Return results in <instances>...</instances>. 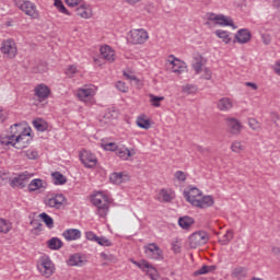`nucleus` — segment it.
Listing matches in <instances>:
<instances>
[{
	"label": "nucleus",
	"mask_w": 280,
	"mask_h": 280,
	"mask_svg": "<svg viewBox=\"0 0 280 280\" xmlns=\"http://www.w3.org/2000/svg\"><path fill=\"white\" fill-rule=\"evenodd\" d=\"M32 129H26L23 133L16 136L13 140L2 141V145H12L15 150H25L30 143H32V133L30 132Z\"/></svg>",
	"instance_id": "obj_1"
},
{
	"label": "nucleus",
	"mask_w": 280,
	"mask_h": 280,
	"mask_svg": "<svg viewBox=\"0 0 280 280\" xmlns=\"http://www.w3.org/2000/svg\"><path fill=\"white\" fill-rule=\"evenodd\" d=\"M131 264L142 270V272H144L147 277H150L151 280H159L161 277L156 267H153L152 264H149L145 259H141L140 261L131 260Z\"/></svg>",
	"instance_id": "obj_2"
},
{
	"label": "nucleus",
	"mask_w": 280,
	"mask_h": 280,
	"mask_svg": "<svg viewBox=\"0 0 280 280\" xmlns=\"http://www.w3.org/2000/svg\"><path fill=\"white\" fill-rule=\"evenodd\" d=\"M15 5L31 19H38L39 13L36 9V4L28 0H14Z\"/></svg>",
	"instance_id": "obj_3"
},
{
	"label": "nucleus",
	"mask_w": 280,
	"mask_h": 280,
	"mask_svg": "<svg viewBox=\"0 0 280 280\" xmlns=\"http://www.w3.org/2000/svg\"><path fill=\"white\" fill-rule=\"evenodd\" d=\"M32 174H30L27 171L23 172L21 174H18V176L9 179V185L13 189H25L27 187V183H30V178H32Z\"/></svg>",
	"instance_id": "obj_4"
},
{
	"label": "nucleus",
	"mask_w": 280,
	"mask_h": 280,
	"mask_svg": "<svg viewBox=\"0 0 280 280\" xmlns=\"http://www.w3.org/2000/svg\"><path fill=\"white\" fill-rule=\"evenodd\" d=\"M209 242V234L205 231H198L192 233L188 238L190 248H198L205 246Z\"/></svg>",
	"instance_id": "obj_5"
},
{
	"label": "nucleus",
	"mask_w": 280,
	"mask_h": 280,
	"mask_svg": "<svg viewBox=\"0 0 280 280\" xmlns=\"http://www.w3.org/2000/svg\"><path fill=\"white\" fill-rule=\"evenodd\" d=\"M144 253L148 255L149 259H154L155 261H163L165 259L163 249H161L156 243L145 245Z\"/></svg>",
	"instance_id": "obj_6"
},
{
	"label": "nucleus",
	"mask_w": 280,
	"mask_h": 280,
	"mask_svg": "<svg viewBox=\"0 0 280 280\" xmlns=\"http://www.w3.org/2000/svg\"><path fill=\"white\" fill-rule=\"evenodd\" d=\"M225 124L226 132L233 135V137L240 136L242 130H244V125L237 118H226Z\"/></svg>",
	"instance_id": "obj_7"
},
{
	"label": "nucleus",
	"mask_w": 280,
	"mask_h": 280,
	"mask_svg": "<svg viewBox=\"0 0 280 280\" xmlns=\"http://www.w3.org/2000/svg\"><path fill=\"white\" fill-rule=\"evenodd\" d=\"M80 161L84 167H88L89 170H92V167L97 165V158L91 151L83 150L80 153Z\"/></svg>",
	"instance_id": "obj_8"
},
{
	"label": "nucleus",
	"mask_w": 280,
	"mask_h": 280,
	"mask_svg": "<svg viewBox=\"0 0 280 280\" xmlns=\"http://www.w3.org/2000/svg\"><path fill=\"white\" fill-rule=\"evenodd\" d=\"M26 130H27V128H25V126H23V124L12 125L10 127L11 135L0 139L1 145H3V141H13V139L19 137V135H23L24 132H26Z\"/></svg>",
	"instance_id": "obj_9"
},
{
	"label": "nucleus",
	"mask_w": 280,
	"mask_h": 280,
	"mask_svg": "<svg viewBox=\"0 0 280 280\" xmlns=\"http://www.w3.org/2000/svg\"><path fill=\"white\" fill-rule=\"evenodd\" d=\"M65 195L62 194H56L52 195V197L45 200L46 207H50V209H62L65 207Z\"/></svg>",
	"instance_id": "obj_10"
},
{
	"label": "nucleus",
	"mask_w": 280,
	"mask_h": 280,
	"mask_svg": "<svg viewBox=\"0 0 280 280\" xmlns=\"http://www.w3.org/2000/svg\"><path fill=\"white\" fill-rule=\"evenodd\" d=\"M148 38V32L143 28L130 32V43H132V45H143Z\"/></svg>",
	"instance_id": "obj_11"
},
{
	"label": "nucleus",
	"mask_w": 280,
	"mask_h": 280,
	"mask_svg": "<svg viewBox=\"0 0 280 280\" xmlns=\"http://www.w3.org/2000/svg\"><path fill=\"white\" fill-rule=\"evenodd\" d=\"M250 38H253V34L248 28H241L236 32L233 43H240V45H246V43H250Z\"/></svg>",
	"instance_id": "obj_12"
},
{
	"label": "nucleus",
	"mask_w": 280,
	"mask_h": 280,
	"mask_svg": "<svg viewBox=\"0 0 280 280\" xmlns=\"http://www.w3.org/2000/svg\"><path fill=\"white\" fill-rule=\"evenodd\" d=\"M0 51L2 54H5L8 58H15L16 57V44H14V40H4L2 43V46L0 48Z\"/></svg>",
	"instance_id": "obj_13"
},
{
	"label": "nucleus",
	"mask_w": 280,
	"mask_h": 280,
	"mask_svg": "<svg viewBox=\"0 0 280 280\" xmlns=\"http://www.w3.org/2000/svg\"><path fill=\"white\" fill-rule=\"evenodd\" d=\"M35 95L38 97L39 102H45L51 95V90L46 84H38L35 89Z\"/></svg>",
	"instance_id": "obj_14"
},
{
	"label": "nucleus",
	"mask_w": 280,
	"mask_h": 280,
	"mask_svg": "<svg viewBox=\"0 0 280 280\" xmlns=\"http://www.w3.org/2000/svg\"><path fill=\"white\" fill-rule=\"evenodd\" d=\"M200 196H202V191H200V189L196 187L190 188L188 191L187 190L184 191V198H186L187 202H190L192 207H194V200H198Z\"/></svg>",
	"instance_id": "obj_15"
},
{
	"label": "nucleus",
	"mask_w": 280,
	"mask_h": 280,
	"mask_svg": "<svg viewBox=\"0 0 280 280\" xmlns=\"http://www.w3.org/2000/svg\"><path fill=\"white\" fill-rule=\"evenodd\" d=\"M194 207H198L199 209H209V207H213V197L203 196L201 199L194 200Z\"/></svg>",
	"instance_id": "obj_16"
},
{
	"label": "nucleus",
	"mask_w": 280,
	"mask_h": 280,
	"mask_svg": "<svg viewBox=\"0 0 280 280\" xmlns=\"http://www.w3.org/2000/svg\"><path fill=\"white\" fill-rule=\"evenodd\" d=\"M101 60H107V62H115V51L110 49V46L101 47Z\"/></svg>",
	"instance_id": "obj_17"
},
{
	"label": "nucleus",
	"mask_w": 280,
	"mask_h": 280,
	"mask_svg": "<svg viewBox=\"0 0 280 280\" xmlns=\"http://www.w3.org/2000/svg\"><path fill=\"white\" fill-rule=\"evenodd\" d=\"M62 235L67 242H73L82 237V232L78 229H68L62 233Z\"/></svg>",
	"instance_id": "obj_18"
},
{
	"label": "nucleus",
	"mask_w": 280,
	"mask_h": 280,
	"mask_svg": "<svg viewBox=\"0 0 280 280\" xmlns=\"http://www.w3.org/2000/svg\"><path fill=\"white\" fill-rule=\"evenodd\" d=\"M39 270L44 277H51L54 275V264L49 259L43 260L39 265Z\"/></svg>",
	"instance_id": "obj_19"
},
{
	"label": "nucleus",
	"mask_w": 280,
	"mask_h": 280,
	"mask_svg": "<svg viewBox=\"0 0 280 280\" xmlns=\"http://www.w3.org/2000/svg\"><path fill=\"white\" fill-rule=\"evenodd\" d=\"M217 108L222 112L231 110V108H233V101L229 97L220 98Z\"/></svg>",
	"instance_id": "obj_20"
},
{
	"label": "nucleus",
	"mask_w": 280,
	"mask_h": 280,
	"mask_svg": "<svg viewBox=\"0 0 280 280\" xmlns=\"http://www.w3.org/2000/svg\"><path fill=\"white\" fill-rule=\"evenodd\" d=\"M196 221L194 218L189 215H184L178 219V224L180 229H184L185 231H189L191 229V224H194Z\"/></svg>",
	"instance_id": "obj_21"
},
{
	"label": "nucleus",
	"mask_w": 280,
	"mask_h": 280,
	"mask_svg": "<svg viewBox=\"0 0 280 280\" xmlns=\"http://www.w3.org/2000/svg\"><path fill=\"white\" fill-rule=\"evenodd\" d=\"M217 25L225 26V27H233L235 30V23H233V19L228 18L223 14H219V18L217 19Z\"/></svg>",
	"instance_id": "obj_22"
},
{
	"label": "nucleus",
	"mask_w": 280,
	"mask_h": 280,
	"mask_svg": "<svg viewBox=\"0 0 280 280\" xmlns=\"http://www.w3.org/2000/svg\"><path fill=\"white\" fill-rule=\"evenodd\" d=\"M33 126L38 132H45V130L49 128V125L43 118H36L33 120Z\"/></svg>",
	"instance_id": "obj_23"
},
{
	"label": "nucleus",
	"mask_w": 280,
	"mask_h": 280,
	"mask_svg": "<svg viewBox=\"0 0 280 280\" xmlns=\"http://www.w3.org/2000/svg\"><path fill=\"white\" fill-rule=\"evenodd\" d=\"M48 248L50 250H60V248L63 246V243L58 237H52L47 242Z\"/></svg>",
	"instance_id": "obj_24"
},
{
	"label": "nucleus",
	"mask_w": 280,
	"mask_h": 280,
	"mask_svg": "<svg viewBox=\"0 0 280 280\" xmlns=\"http://www.w3.org/2000/svg\"><path fill=\"white\" fill-rule=\"evenodd\" d=\"M51 177H52V183L55 185H66L67 183V177L62 175V173L60 172L51 173Z\"/></svg>",
	"instance_id": "obj_25"
},
{
	"label": "nucleus",
	"mask_w": 280,
	"mask_h": 280,
	"mask_svg": "<svg viewBox=\"0 0 280 280\" xmlns=\"http://www.w3.org/2000/svg\"><path fill=\"white\" fill-rule=\"evenodd\" d=\"M43 188V179L40 178H35L33 180H31V183L28 184V191L30 194L34 192V191H38V189Z\"/></svg>",
	"instance_id": "obj_26"
},
{
	"label": "nucleus",
	"mask_w": 280,
	"mask_h": 280,
	"mask_svg": "<svg viewBox=\"0 0 280 280\" xmlns=\"http://www.w3.org/2000/svg\"><path fill=\"white\" fill-rule=\"evenodd\" d=\"M84 264V260H82V255L80 254H73L68 259V266H82Z\"/></svg>",
	"instance_id": "obj_27"
},
{
	"label": "nucleus",
	"mask_w": 280,
	"mask_h": 280,
	"mask_svg": "<svg viewBox=\"0 0 280 280\" xmlns=\"http://www.w3.org/2000/svg\"><path fill=\"white\" fill-rule=\"evenodd\" d=\"M79 100L84 102V100H89V97H93V90L92 89H80L77 93Z\"/></svg>",
	"instance_id": "obj_28"
},
{
	"label": "nucleus",
	"mask_w": 280,
	"mask_h": 280,
	"mask_svg": "<svg viewBox=\"0 0 280 280\" xmlns=\"http://www.w3.org/2000/svg\"><path fill=\"white\" fill-rule=\"evenodd\" d=\"M246 275H248V269H246V267H238L232 271V277H234V279H244Z\"/></svg>",
	"instance_id": "obj_29"
},
{
	"label": "nucleus",
	"mask_w": 280,
	"mask_h": 280,
	"mask_svg": "<svg viewBox=\"0 0 280 280\" xmlns=\"http://www.w3.org/2000/svg\"><path fill=\"white\" fill-rule=\"evenodd\" d=\"M158 200H162V202H170L171 200H174V196L167 189L163 188L159 192Z\"/></svg>",
	"instance_id": "obj_30"
},
{
	"label": "nucleus",
	"mask_w": 280,
	"mask_h": 280,
	"mask_svg": "<svg viewBox=\"0 0 280 280\" xmlns=\"http://www.w3.org/2000/svg\"><path fill=\"white\" fill-rule=\"evenodd\" d=\"M88 10H89V5L81 4L80 8H77V15L81 16V19H90L91 13Z\"/></svg>",
	"instance_id": "obj_31"
},
{
	"label": "nucleus",
	"mask_w": 280,
	"mask_h": 280,
	"mask_svg": "<svg viewBox=\"0 0 280 280\" xmlns=\"http://www.w3.org/2000/svg\"><path fill=\"white\" fill-rule=\"evenodd\" d=\"M116 155L119 156V159H122V161H128V159L132 156V153L128 148H120L116 151Z\"/></svg>",
	"instance_id": "obj_32"
},
{
	"label": "nucleus",
	"mask_w": 280,
	"mask_h": 280,
	"mask_svg": "<svg viewBox=\"0 0 280 280\" xmlns=\"http://www.w3.org/2000/svg\"><path fill=\"white\" fill-rule=\"evenodd\" d=\"M215 36H218V38L223 39V43H225V45H229V43H231V36L229 35V32L226 31H222V30H217L214 32Z\"/></svg>",
	"instance_id": "obj_33"
},
{
	"label": "nucleus",
	"mask_w": 280,
	"mask_h": 280,
	"mask_svg": "<svg viewBox=\"0 0 280 280\" xmlns=\"http://www.w3.org/2000/svg\"><path fill=\"white\" fill-rule=\"evenodd\" d=\"M55 8L61 13L66 14L67 16H71V12L65 7V3H62V0H55L54 2Z\"/></svg>",
	"instance_id": "obj_34"
},
{
	"label": "nucleus",
	"mask_w": 280,
	"mask_h": 280,
	"mask_svg": "<svg viewBox=\"0 0 280 280\" xmlns=\"http://www.w3.org/2000/svg\"><path fill=\"white\" fill-rule=\"evenodd\" d=\"M40 220L46 224L48 229H54V218L49 217L47 212L39 214Z\"/></svg>",
	"instance_id": "obj_35"
},
{
	"label": "nucleus",
	"mask_w": 280,
	"mask_h": 280,
	"mask_svg": "<svg viewBox=\"0 0 280 280\" xmlns=\"http://www.w3.org/2000/svg\"><path fill=\"white\" fill-rule=\"evenodd\" d=\"M137 126L139 128H142L143 130H150V127H151L150 119H145L139 116L137 119Z\"/></svg>",
	"instance_id": "obj_36"
},
{
	"label": "nucleus",
	"mask_w": 280,
	"mask_h": 280,
	"mask_svg": "<svg viewBox=\"0 0 280 280\" xmlns=\"http://www.w3.org/2000/svg\"><path fill=\"white\" fill-rule=\"evenodd\" d=\"M110 183H114V185H120V183L124 182V174L121 173H113L109 176Z\"/></svg>",
	"instance_id": "obj_37"
},
{
	"label": "nucleus",
	"mask_w": 280,
	"mask_h": 280,
	"mask_svg": "<svg viewBox=\"0 0 280 280\" xmlns=\"http://www.w3.org/2000/svg\"><path fill=\"white\" fill-rule=\"evenodd\" d=\"M96 213L100 218H106L108 215V203H103L96 209Z\"/></svg>",
	"instance_id": "obj_38"
},
{
	"label": "nucleus",
	"mask_w": 280,
	"mask_h": 280,
	"mask_svg": "<svg viewBox=\"0 0 280 280\" xmlns=\"http://www.w3.org/2000/svg\"><path fill=\"white\" fill-rule=\"evenodd\" d=\"M231 240H233V232L232 231H228L222 238L219 240V242L221 243L222 246H226V244H229L231 242Z\"/></svg>",
	"instance_id": "obj_39"
},
{
	"label": "nucleus",
	"mask_w": 280,
	"mask_h": 280,
	"mask_svg": "<svg viewBox=\"0 0 280 280\" xmlns=\"http://www.w3.org/2000/svg\"><path fill=\"white\" fill-rule=\"evenodd\" d=\"M10 223H8V220L5 219H0V233H10L11 231Z\"/></svg>",
	"instance_id": "obj_40"
},
{
	"label": "nucleus",
	"mask_w": 280,
	"mask_h": 280,
	"mask_svg": "<svg viewBox=\"0 0 280 280\" xmlns=\"http://www.w3.org/2000/svg\"><path fill=\"white\" fill-rule=\"evenodd\" d=\"M96 244H98L100 246H113V242H110V240H108L106 236H98L96 238Z\"/></svg>",
	"instance_id": "obj_41"
},
{
	"label": "nucleus",
	"mask_w": 280,
	"mask_h": 280,
	"mask_svg": "<svg viewBox=\"0 0 280 280\" xmlns=\"http://www.w3.org/2000/svg\"><path fill=\"white\" fill-rule=\"evenodd\" d=\"M150 97H151V104L152 106H155V108H159V106H161V102L165 100V97L163 96H155L153 94H150Z\"/></svg>",
	"instance_id": "obj_42"
},
{
	"label": "nucleus",
	"mask_w": 280,
	"mask_h": 280,
	"mask_svg": "<svg viewBox=\"0 0 280 280\" xmlns=\"http://www.w3.org/2000/svg\"><path fill=\"white\" fill-rule=\"evenodd\" d=\"M209 273V266L203 265L200 269L194 271V277H200V275H208Z\"/></svg>",
	"instance_id": "obj_43"
},
{
	"label": "nucleus",
	"mask_w": 280,
	"mask_h": 280,
	"mask_svg": "<svg viewBox=\"0 0 280 280\" xmlns=\"http://www.w3.org/2000/svg\"><path fill=\"white\" fill-rule=\"evenodd\" d=\"M231 150L232 152H236L238 154V152H242V150H244V147L242 145V142L234 141L231 145Z\"/></svg>",
	"instance_id": "obj_44"
},
{
	"label": "nucleus",
	"mask_w": 280,
	"mask_h": 280,
	"mask_svg": "<svg viewBox=\"0 0 280 280\" xmlns=\"http://www.w3.org/2000/svg\"><path fill=\"white\" fill-rule=\"evenodd\" d=\"M183 93H186V95H191L194 93H196V88L191 84H187L185 86H183Z\"/></svg>",
	"instance_id": "obj_45"
},
{
	"label": "nucleus",
	"mask_w": 280,
	"mask_h": 280,
	"mask_svg": "<svg viewBox=\"0 0 280 280\" xmlns=\"http://www.w3.org/2000/svg\"><path fill=\"white\" fill-rule=\"evenodd\" d=\"M103 148H104V150H107L109 152H117V150H118L117 143H115V142L106 143L103 145Z\"/></svg>",
	"instance_id": "obj_46"
},
{
	"label": "nucleus",
	"mask_w": 280,
	"mask_h": 280,
	"mask_svg": "<svg viewBox=\"0 0 280 280\" xmlns=\"http://www.w3.org/2000/svg\"><path fill=\"white\" fill-rule=\"evenodd\" d=\"M116 89H118L121 93H128V86H126V82L117 81Z\"/></svg>",
	"instance_id": "obj_47"
},
{
	"label": "nucleus",
	"mask_w": 280,
	"mask_h": 280,
	"mask_svg": "<svg viewBox=\"0 0 280 280\" xmlns=\"http://www.w3.org/2000/svg\"><path fill=\"white\" fill-rule=\"evenodd\" d=\"M26 156L31 161H36V159H38V151L28 150V151H26Z\"/></svg>",
	"instance_id": "obj_48"
},
{
	"label": "nucleus",
	"mask_w": 280,
	"mask_h": 280,
	"mask_svg": "<svg viewBox=\"0 0 280 280\" xmlns=\"http://www.w3.org/2000/svg\"><path fill=\"white\" fill-rule=\"evenodd\" d=\"M175 178H177V180H182L183 183H185V180H187V176L185 175V172H183V171L175 172Z\"/></svg>",
	"instance_id": "obj_49"
},
{
	"label": "nucleus",
	"mask_w": 280,
	"mask_h": 280,
	"mask_svg": "<svg viewBox=\"0 0 280 280\" xmlns=\"http://www.w3.org/2000/svg\"><path fill=\"white\" fill-rule=\"evenodd\" d=\"M85 237L86 240H89L90 242H97V235H95L93 233V231H89V232H85Z\"/></svg>",
	"instance_id": "obj_50"
},
{
	"label": "nucleus",
	"mask_w": 280,
	"mask_h": 280,
	"mask_svg": "<svg viewBox=\"0 0 280 280\" xmlns=\"http://www.w3.org/2000/svg\"><path fill=\"white\" fill-rule=\"evenodd\" d=\"M102 197L94 195V197L92 198V205H94V207H102Z\"/></svg>",
	"instance_id": "obj_51"
},
{
	"label": "nucleus",
	"mask_w": 280,
	"mask_h": 280,
	"mask_svg": "<svg viewBox=\"0 0 280 280\" xmlns=\"http://www.w3.org/2000/svg\"><path fill=\"white\" fill-rule=\"evenodd\" d=\"M74 73H78V67L71 65L66 70V75H74Z\"/></svg>",
	"instance_id": "obj_52"
},
{
	"label": "nucleus",
	"mask_w": 280,
	"mask_h": 280,
	"mask_svg": "<svg viewBox=\"0 0 280 280\" xmlns=\"http://www.w3.org/2000/svg\"><path fill=\"white\" fill-rule=\"evenodd\" d=\"M65 3H67L69 8H75V5H80L82 3V0H65Z\"/></svg>",
	"instance_id": "obj_53"
},
{
	"label": "nucleus",
	"mask_w": 280,
	"mask_h": 280,
	"mask_svg": "<svg viewBox=\"0 0 280 280\" xmlns=\"http://www.w3.org/2000/svg\"><path fill=\"white\" fill-rule=\"evenodd\" d=\"M261 38H262V43H264L265 45H270V43H271V40H272V37H271L270 34H268V33H264V34L261 35Z\"/></svg>",
	"instance_id": "obj_54"
},
{
	"label": "nucleus",
	"mask_w": 280,
	"mask_h": 280,
	"mask_svg": "<svg viewBox=\"0 0 280 280\" xmlns=\"http://www.w3.org/2000/svg\"><path fill=\"white\" fill-rule=\"evenodd\" d=\"M194 70L196 71L197 75L202 71V61H197L192 65Z\"/></svg>",
	"instance_id": "obj_55"
},
{
	"label": "nucleus",
	"mask_w": 280,
	"mask_h": 280,
	"mask_svg": "<svg viewBox=\"0 0 280 280\" xmlns=\"http://www.w3.org/2000/svg\"><path fill=\"white\" fill-rule=\"evenodd\" d=\"M249 127H252L253 130H257V128H259V121H257V119L255 118H250L248 120Z\"/></svg>",
	"instance_id": "obj_56"
},
{
	"label": "nucleus",
	"mask_w": 280,
	"mask_h": 280,
	"mask_svg": "<svg viewBox=\"0 0 280 280\" xmlns=\"http://www.w3.org/2000/svg\"><path fill=\"white\" fill-rule=\"evenodd\" d=\"M170 58H172V60H168V61H170V63H171L173 67H176V65H183V62L180 61V59L174 57L173 55H171Z\"/></svg>",
	"instance_id": "obj_57"
},
{
	"label": "nucleus",
	"mask_w": 280,
	"mask_h": 280,
	"mask_svg": "<svg viewBox=\"0 0 280 280\" xmlns=\"http://www.w3.org/2000/svg\"><path fill=\"white\" fill-rule=\"evenodd\" d=\"M195 148H196L197 152H200V154H209V149L208 148H203V147H200L198 144H195Z\"/></svg>",
	"instance_id": "obj_58"
},
{
	"label": "nucleus",
	"mask_w": 280,
	"mask_h": 280,
	"mask_svg": "<svg viewBox=\"0 0 280 280\" xmlns=\"http://www.w3.org/2000/svg\"><path fill=\"white\" fill-rule=\"evenodd\" d=\"M97 196H100V198H102V200H104L105 205H108V202H110V198L108 197V195L100 191V192H97Z\"/></svg>",
	"instance_id": "obj_59"
},
{
	"label": "nucleus",
	"mask_w": 280,
	"mask_h": 280,
	"mask_svg": "<svg viewBox=\"0 0 280 280\" xmlns=\"http://www.w3.org/2000/svg\"><path fill=\"white\" fill-rule=\"evenodd\" d=\"M183 71H184L183 65H175V67H173L174 73H183Z\"/></svg>",
	"instance_id": "obj_60"
},
{
	"label": "nucleus",
	"mask_w": 280,
	"mask_h": 280,
	"mask_svg": "<svg viewBox=\"0 0 280 280\" xmlns=\"http://www.w3.org/2000/svg\"><path fill=\"white\" fill-rule=\"evenodd\" d=\"M205 74H203V80H211V70L209 68H205Z\"/></svg>",
	"instance_id": "obj_61"
},
{
	"label": "nucleus",
	"mask_w": 280,
	"mask_h": 280,
	"mask_svg": "<svg viewBox=\"0 0 280 280\" xmlns=\"http://www.w3.org/2000/svg\"><path fill=\"white\" fill-rule=\"evenodd\" d=\"M219 18L220 15H215V13H208V21H214L217 23Z\"/></svg>",
	"instance_id": "obj_62"
},
{
	"label": "nucleus",
	"mask_w": 280,
	"mask_h": 280,
	"mask_svg": "<svg viewBox=\"0 0 280 280\" xmlns=\"http://www.w3.org/2000/svg\"><path fill=\"white\" fill-rule=\"evenodd\" d=\"M271 252L273 255H277V257H280V247H272Z\"/></svg>",
	"instance_id": "obj_63"
},
{
	"label": "nucleus",
	"mask_w": 280,
	"mask_h": 280,
	"mask_svg": "<svg viewBox=\"0 0 280 280\" xmlns=\"http://www.w3.org/2000/svg\"><path fill=\"white\" fill-rule=\"evenodd\" d=\"M275 71H276V73H278V75H280V62L279 61L276 62Z\"/></svg>",
	"instance_id": "obj_64"
}]
</instances>
